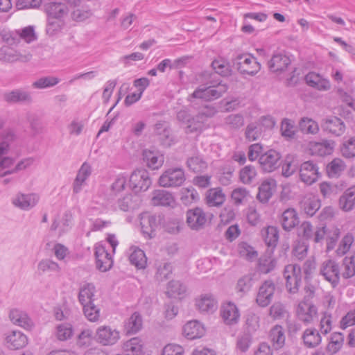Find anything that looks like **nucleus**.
<instances>
[{"label": "nucleus", "instance_id": "obj_1", "mask_svg": "<svg viewBox=\"0 0 355 355\" xmlns=\"http://www.w3.org/2000/svg\"><path fill=\"white\" fill-rule=\"evenodd\" d=\"M217 111L214 107L207 106L195 116L187 110H182L177 113V119L182 125L186 134H200L208 128L206 122L209 118L213 117Z\"/></svg>", "mask_w": 355, "mask_h": 355}, {"label": "nucleus", "instance_id": "obj_2", "mask_svg": "<svg viewBox=\"0 0 355 355\" xmlns=\"http://www.w3.org/2000/svg\"><path fill=\"white\" fill-rule=\"evenodd\" d=\"M228 89V86L222 82L210 83L200 85L189 96V101L192 98H200L206 101H212L220 98Z\"/></svg>", "mask_w": 355, "mask_h": 355}, {"label": "nucleus", "instance_id": "obj_3", "mask_svg": "<svg viewBox=\"0 0 355 355\" xmlns=\"http://www.w3.org/2000/svg\"><path fill=\"white\" fill-rule=\"evenodd\" d=\"M15 139V135L10 129H6L0 133V168H9L14 165L15 160L6 155L10 150L11 143Z\"/></svg>", "mask_w": 355, "mask_h": 355}, {"label": "nucleus", "instance_id": "obj_4", "mask_svg": "<svg viewBox=\"0 0 355 355\" xmlns=\"http://www.w3.org/2000/svg\"><path fill=\"white\" fill-rule=\"evenodd\" d=\"M184 171L182 168H170L164 171L158 180V184L162 187H178L185 181Z\"/></svg>", "mask_w": 355, "mask_h": 355}, {"label": "nucleus", "instance_id": "obj_5", "mask_svg": "<svg viewBox=\"0 0 355 355\" xmlns=\"http://www.w3.org/2000/svg\"><path fill=\"white\" fill-rule=\"evenodd\" d=\"M234 67L242 74L254 76L261 69L260 64L250 54L237 55L233 61Z\"/></svg>", "mask_w": 355, "mask_h": 355}, {"label": "nucleus", "instance_id": "obj_6", "mask_svg": "<svg viewBox=\"0 0 355 355\" xmlns=\"http://www.w3.org/2000/svg\"><path fill=\"white\" fill-rule=\"evenodd\" d=\"M302 269L297 264H288L284 270L286 288L290 293H296L302 283Z\"/></svg>", "mask_w": 355, "mask_h": 355}, {"label": "nucleus", "instance_id": "obj_7", "mask_svg": "<svg viewBox=\"0 0 355 355\" xmlns=\"http://www.w3.org/2000/svg\"><path fill=\"white\" fill-rule=\"evenodd\" d=\"M211 216V214L205 212L202 208L195 207L187 210L186 222L191 230H200L205 227Z\"/></svg>", "mask_w": 355, "mask_h": 355}, {"label": "nucleus", "instance_id": "obj_8", "mask_svg": "<svg viewBox=\"0 0 355 355\" xmlns=\"http://www.w3.org/2000/svg\"><path fill=\"white\" fill-rule=\"evenodd\" d=\"M151 184L149 173L146 169L135 170L130 176V186L136 193L148 190Z\"/></svg>", "mask_w": 355, "mask_h": 355}, {"label": "nucleus", "instance_id": "obj_9", "mask_svg": "<svg viewBox=\"0 0 355 355\" xmlns=\"http://www.w3.org/2000/svg\"><path fill=\"white\" fill-rule=\"evenodd\" d=\"M32 58L30 51L21 49H17L10 46H3L0 49V60L5 62H27Z\"/></svg>", "mask_w": 355, "mask_h": 355}, {"label": "nucleus", "instance_id": "obj_10", "mask_svg": "<svg viewBox=\"0 0 355 355\" xmlns=\"http://www.w3.org/2000/svg\"><path fill=\"white\" fill-rule=\"evenodd\" d=\"M319 273L325 280L331 283L333 287H336L340 279V269L338 264L332 259L323 261L319 270Z\"/></svg>", "mask_w": 355, "mask_h": 355}, {"label": "nucleus", "instance_id": "obj_11", "mask_svg": "<svg viewBox=\"0 0 355 355\" xmlns=\"http://www.w3.org/2000/svg\"><path fill=\"white\" fill-rule=\"evenodd\" d=\"M160 215L143 213L140 216V224L143 234L148 238H153L155 232L162 221Z\"/></svg>", "mask_w": 355, "mask_h": 355}, {"label": "nucleus", "instance_id": "obj_12", "mask_svg": "<svg viewBox=\"0 0 355 355\" xmlns=\"http://www.w3.org/2000/svg\"><path fill=\"white\" fill-rule=\"evenodd\" d=\"M119 338V331L110 326H101L96 329V339L102 345H113L118 342Z\"/></svg>", "mask_w": 355, "mask_h": 355}, {"label": "nucleus", "instance_id": "obj_13", "mask_svg": "<svg viewBox=\"0 0 355 355\" xmlns=\"http://www.w3.org/2000/svg\"><path fill=\"white\" fill-rule=\"evenodd\" d=\"M320 176L319 168L316 164L311 161L303 162L300 168V178L302 182L308 185H311Z\"/></svg>", "mask_w": 355, "mask_h": 355}, {"label": "nucleus", "instance_id": "obj_14", "mask_svg": "<svg viewBox=\"0 0 355 355\" xmlns=\"http://www.w3.org/2000/svg\"><path fill=\"white\" fill-rule=\"evenodd\" d=\"M302 236L306 239H313L315 243H320L324 239L326 227L324 225L314 228L309 221H304L300 226Z\"/></svg>", "mask_w": 355, "mask_h": 355}, {"label": "nucleus", "instance_id": "obj_15", "mask_svg": "<svg viewBox=\"0 0 355 355\" xmlns=\"http://www.w3.org/2000/svg\"><path fill=\"white\" fill-rule=\"evenodd\" d=\"M96 267L101 272L110 270L113 266L112 255L107 251L103 245H96L95 247Z\"/></svg>", "mask_w": 355, "mask_h": 355}, {"label": "nucleus", "instance_id": "obj_16", "mask_svg": "<svg viewBox=\"0 0 355 355\" xmlns=\"http://www.w3.org/2000/svg\"><path fill=\"white\" fill-rule=\"evenodd\" d=\"M275 291V284L270 280L265 281L259 288L256 302L261 307L267 306L272 301Z\"/></svg>", "mask_w": 355, "mask_h": 355}, {"label": "nucleus", "instance_id": "obj_17", "mask_svg": "<svg viewBox=\"0 0 355 355\" xmlns=\"http://www.w3.org/2000/svg\"><path fill=\"white\" fill-rule=\"evenodd\" d=\"M40 197L36 193H17L12 200L13 205L20 209L28 211L33 208L39 202Z\"/></svg>", "mask_w": 355, "mask_h": 355}, {"label": "nucleus", "instance_id": "obj_18", "mask_svg": "<svg viewBox=\"0 0 355 355\" xmlns=\"http://www.w3.org/2000/svg\"><path fill=\"white\" fill-rule=\"evenodd\" d=\"M220 314L227 325H234L239 322L240 319V312L238 307L230 302L221 306Z\"/></svg>", "mask_w": 355, "mask_h": 355}, {"label": "nucleus", "instance_id": "obj_19", "mask_svg": "<svg viewBox=\"0 0 355 355\" xmlns=\"http://www.w3.org/2000/svg\"><path fill=\"white\" fill-rule=\"evenodd\" d=\"M281 156L275 150H269L259 157V164L266 172H272L278 168Z\"/></svg>", "mask_w": 355, "mask_h": 355}, {"label": "nucleus", "instance_id": "obj_20", "mask_svg": "<svg viewBox=\"0 0 355 355\" xmlns=\"http://www.w3.org/2000/svg\"><path fill=\"white\" fill-rule=\"evenodd\" d=\"M291 64L288 56L283 53H274L268 62V67L270 72L280 73L285 71Z\"/></svg>", "mask_w": 355, "mask_h": 355}, {"label": "nucleus", "instance_id": "obj_21", "mask_svg": "<svg viewBox=\"0 0 355 355\" xmlns=\"http://www.w3.org/2000/svg\"><path fill=\"white\" fill-rule=\"evenodd\" d=\"M8 348L16 350L24 347L28 344V338L25 334L18 330L8 332L5 337Z\"/></svg>", "mask_w": 355, "mask_h": 355}, {"label": "nucleus", "instance_id": "obj_22", "mask_svg": "<svg viewBox=\"0 0 355 355\" xmlns=\"http://www.w3.org/2000/svg\"><path fill=\"white\" fill-rule=\"evenodd\" d=\"M321 125L324 131L336 137L341 136L345 131L343 121L336 116L324 119Z\"/></svg>", "mask_w": 355, "mask_h": 355}, {"label": "nucleus", "instance_id": "obj_23", "mask_svg": "<svg viewBox=\"0 0 355 355\" xmlns=\"http://www.w3.org/2000/svg\"><path fill=\"white\" fill-rule=\"evenodd\" d=\"M296 313L300 320L309 324L313 322L317 315V308L310 302H301L297 306Z\"/></svg>", "mask_w": 355, "mask_h": 355}, {"label": "nucleus", "instance_id": "obj_24", "mask_svg": "<svg viewBox=\"0 0 355 355\" xmlns=\"http://www.w3.org/2000/svg\"><path fill=\"white\" fill-rule=\"evenodd\" d=\"M196 306L202 313H213L218 309V302L211 294H202L196 299Z\"/></svg>", "mask_w": 355, "mask_h": 355}, {"label": "nucleus", "instance_id": "obj_25", "mask_svg": "<svg viewBox=\"0 0 355 355\" xmlns=\"http://www.w3.org/2000/svg\"><path fill=\"white\" fill-rule=\"evenodd\" d=\"M143 159L146 165L152 170L159 169L164 162V155L158 150H144Z\"/></svg>", "mask_w": 355, "mask_h": 355}, {"label": "nucleus", "instance_id": "obj_26", "mask_svg": "<svg viewBox=\"0 0 355 355\" xmlns=\"http://www.w3.org/2000/svg\"><path fill=\"white\" fill-rule=\"evenodd\" d=\"M205 333L204 326L198 320H191L187 322L182 329L184 337L189 340L201 338Z\"/></svg>", "mask_w": 355, "mask_h": 355}, {"label": "nucleus", "instance_id": "obj_27", "mask_svg": "<svg viewBox=\"0 0 355 355\" xmlns=\"http://www.w3.org/2000/svg\"><path fill=\"white\" fill-rule=\"evenodd\" d=\"M9 318L11 322L25 329H31L33 327V322L28 314L19 309H12L10 311Z\"/></svg>", "mask_w": 355, "mask_h": 355}, {"label": "nucleus", "instance_id": "obj_28", "mask_svg": "<svg viewBox=\"0 0 355 355\" xmlns=\"http://www.w3.org/2000/svg\"><path fill=\"white\" fill-rule=\"evenodd\" d=\"M276 181L273 179H266L259 187L257 199L262 203H266L272 197L276 189Z\"/></svg>", "mask_w": 355, "mask_h": 355}, {"label": "nucleus", "instance_id": "obj_29", "mask_svg": "<svg viewBox=\"0 0 355 355\" xmlns=\"http://www.w3.org/2000/svg\"><path fill=\"white\" fill-rule=\"evenodd\" d=\"M3 99L8 103H31L33 101L31 94L22 89H15L5 93Z\"/></svg>", "mask_w": 355, "mask_h": 355}, {"label": "nucleus", "instance_id": "obj_30", "mask_svg": "<svg viewBox=\"0 0 355 355\" xmlns=\"http://www.w3.org/2000/svg\"><path fill=\"white\" fill-rule=\"evenodd\" d=\"M306 83L311 87L321 91H327L331 88L328 79L324 78L319 73L310 72L305 76Z\"/></svg>", "mask_w": 355, "mask_h": 355}, {"label": "nucleus", "instance_id": "obj_31", "mask_svg": "<svg viewBox=\"0 0 355 355\" xmlns=\"http://www.w3.org/2000/svg\"><path fill=\"white\" fill-rule=\"evenodd\" d=\"M122 349L125 355H144V343L138 338H132L123 343Z\"/></svg>", "mask_w": 355, "mask_h": 355}, {"label": "nucleus", "instance_id": "obj_32", "mask_svg": "<svg viewBox=\"0 0 355 355\" xmlns=\"http://www.w3.org/2000/svg\"><path fill=\"white\" fill-rule=\"evenodd\" d=\"M276 266L277 261L273 257L272 252H267L259 257L257 269L261 273L268 274L272 272Z\"/></svg>", "mask_w": 355, "mask_h": 355}, {"label": "nucleus", "instance_id": "obj_33", "mask_svg": "<svg viewBox=\"0 0 355 355\" xmlns=\"http://www.w3.org/2000/svg\"><path fill=\"white\" fill-rule=\"evenodd\" d=\"M96 288L94 284L87 283L84 284L79 291L78 300L82 306L94 304L95 300Z\"/></svg>", "mask_w": 355, "mask_h": 355}, {"label": "nucleus", "instance_id": "obj_34", "mask_svg": "<svg viewBox=\"0 0 355 355\" xmlns=\"http://www.w3.org/2000/svg\"><path fill=\"white\" fill-rule=\"evenodd\" d=\"M281 223L286 231H291L299 223V218L296 211L293 208L286 209L282 215Z\"/></svg>", "mask_w": 355, "mask_h": 355}, {"label": "nucleus", "instance_id": "obj_35", "mask_svg": "<svg viewBox=\"0 0 355 355\" xmlns=\"http://www.w3.org/2000/svg\"><path fill=\"white\" fill-rule=\"evenodd\" d=\"M151 202L155 206H173L175 203V199L168 191L157 190L153 192Z\"/></svg>", "mask_w": 355, "mask_h": 355}, {"label": "nucleus", "instance_id": "obj_36", "mask_svg": "<svg viewBox=\"0 0 355 355\" xmlns=\"http://www.w3.org/2000/svg\"><path fill=\"white\" fill-rule=\"evenodd\" d=\"M355 206V186L347 189L339 199V207L345 211H349Z\"/></svg>", "mask_w": 355, "mask_h": 355}, {"label": "nucleus", "instance_id": "obj_37", "mask_svg": "<svg viewBox=\"0 0 355 355\" xmlns=\"http://www.w3.org/2000/svg\"><path fill=\"white\" fill-rule=\"evenodd\" d=\"M143 320L138 312H135L128 318L124 323V329L127 334H134L142 328Z\"/></svg>", "mask_w": 355, "mask_h": 355}, {"label": "nucleus", "instance_id": "obj_38", "mask_svg": "<svg viewBox=\"0 0 355 355\" xmlns=\"http://www.w3.org/2000/svg\"><path fill=\"white\" fill-rule=\"evenodd\" d=\"M225 200V195L220 188L210 189L207 191L206 203L209 207H218Z\"/></svg>", "mask_w": 355, "mask_h": 355}, {"label": "nucleus", "instance_id": "obj_39", "mask_svg": "<svg viewBox=\"0 0 355 355\" xmlns=\"http://www.w3.org/2000/svg\"><path fill=\"white\" fill-rule=\"evenodd\" d=\"M129 259L130 263L139 269H144L147 264V259L144 252L137 247H132Z\"/></svg>", "mask_w": 355, "mask_h": 355}, {"label": "nucleus", "instance_id": "obj_40", "mask_svg": "<svg viewBox=\"0 0 355 355\" xmlns=\"http://www.w3.org/2000/svg\"><path fill=\"white\" fill-rule=\"evenodd\" d=\"M263 135V129L259 123L253 122L248 124L245 128V139L248 142L259 140Z\"/></svg>", "mask_w": 355, "mask_h": 355}, {"label": "nucleus", "instance_id": "obj_41", "mask_svg": "<svg viewBox=\"0 0 355 355\" xmlns=\"http://www.w3.org/2000/svg\"><path fill=\"white\" fill-rule=\"evenodd\" d=\"M335 142L331 140H323L321 142H315L311 146L313 154L320 156L330 155L334 148Z\"/></svg>", "mask_w": 355, "mask_h": 355}, {"label": "nucleus", "instance_id": "obj_42", "mask_svg": "<svg viewBox=\"0 0 355 355\" xmlns=\"http://www.w3.org/2000/svg\"><path fill=\"white\" fill-rule=\"evenodd\" d=\"M257 171L252 165L243 167L239 171V180L244 184H251L256 181Z\"/></svg>", "mask_w": 355, "mask_h": 355}, {"label": "nucleus", "instance_id": "obj_43", "mask_svg": "<svg viewBox=\"0 0 355 355\" xmlns=\"http://www.w3.org/2000/svg\"><path fill=\"white\" fill-rule=\"evenodd\" d=\"M270 338L275 349L282 348L286 339L283 327L280 325L274 326L270 330Z\"/></svg>", "mask_w": 355, "mask_h": 355}, {"label": "nucleus", "instance_id": "obj_44", "mask_svg": "<svg viewBox=\"0 0 355 355\" xmlns=\"http://www.w3.org/2000/svg\"><path fill=\"white\" fill-rule=\"evenodd\" d=\"M46 12L48 17L60 19L63 17L67 12L66 6L61 3H50L46 6Z\"/></svg>", "mask_w": 355, "mask_h": 355}, {"label": "nucleus", "instance_id": "obj_45", "mask_svg": "<svg viewBox=\"0 0 355 355\" xmlns=\"http://www.w3.org/2000/svg\"><path fill=\"white\" fill-rule=\"evenodd\" d=\"M304 345L309 348H314L321 343V336L315 329H307L302 336Z\"/></svg>", "mask_w": 355, "mask_h": 355}, {"label": "nucleus", "instance_id": "obj_46", "mask_svg": "<svg viewBox=\"0 0 355 355\" xmlns=\"http://www.w3.org/2000/svg\"><path fill=\"white\" fill-rule=\"evenodd\" d=\"M301 207L304 213L313 216L320 207V201L315 196L304 198L301 203Z\"/></svg>", "mask_w": 355, "mask_h": 355}, {"label": "nucleus", "instance_id": "obj_47", "mask_svg": "<svg viewBox=\"0 0 355 355\" xmlns=\"http://www.w3.org/2000/svg\"><path fill=\"white\" fill-rule=\"evenodd\" d=\"M186 292V286L179 281H171L168 284L166 294L170 297L182 298Z\"/></svg>", "mask_w": 355, "mask_h": 355}, {"label": "nucleus", "instance_id": "obj_48", "mask_svg": "<svg viewBox=\"0 0 355 355\" xmlns=\"http://www.w3.org/2000/svg\"><path fill=\"white\" fill-rule=\"evenodd\" d=\"M344 341V336L341 333H333L329 339V342L327 347V350L331 354H336L338 352L343 346Z\"/></svg>", "mask_w": 355, "mask_h": 355}, {"label": "nucleus", "instance_id": "obj_49", "mask_svg": "<svg viewBox=\"0 0 355 355\" xmlns=\"http://www.w3.org/2000/svg\"><path fill=\"white\" fill-rule=\"evenodd\" d=\"M299 127L300 130L306 134L315 135L319 131L318 124L315 121L308 117H304L300 119Z\"/></svg>", "mask_w": 355, "mask_h": 355}, {"label": "nucleus", "instance_id": "obj_50", "mask_svg": "<svg viewBox=\"0 0 355 355\" xmlns=\"http://www.w3.org/2000/svg\"><path fill=\"white\" fill-rule=\"evenodd\" d=\"M340 230L338 227H331L326 230L327 251L332 250L336 245L340 237Z\"/></svg>", "mask_w": 355, "mask_h": 355}, {"label": "nucleus", "instance_id": "obj_51", "mask_svg": "<svg viewBox=\"0 0 355 355\" xmlns=\"http://www.w3.org/2000/svg\"><path fill=\"white\" fill-rule=\"evenodd\" d=\"M298 168L297 159L293 155L286 157L282 165V175L286 177L292 175Z\"/></svg>", "mask_w": 355, "mask_h": 355}, {"label": "nucleus", "instance_id": "obj_52", "mask_svg": "<svg viewBox=\"0 0 355 355\" xmlns=\"http://www.w3.org/2000/svg\"><path fill=\"white\" fill-rule=\"evenodd\" d=\"M198 199V193L193 187H190L187 188H182L181 189L180 200L184 205H191V203L196 202Z\"/></svg>", "mask_w": 355, "mask_h": 355}, {"label": "nucleus", "instance_id": "obj_53", "mask_svg": "<svg viewBox=\"0 0 355 355\" xmlns=\"http://www.w3.org/2000/svg\"><path fill=\"white\" fill-rule=\"evenodd\" d=\"M60 82V79L55 76L42 77L32 83V87L35 89H43L52 87Z\"/></svg>", "mask_w": 355, "mask_h": 355}, {"label": "nucleus", "instance_id": "obj_54", "mask_svg": "<svg viewBox=\"0 0 355 355\" xmlns=\"http://www.w3.org/2000/svg\"><path fill=\"white\" fill-rule=\"evenodd\" d=\"M340 151L345 157H355V137H345L340 146Z\"/></svg>", "mask_w": 355, "mask_h": 355}, {"label": "nucleus", "instance_id": "obj_55", "mask_svg": "<svg viewBox=\"0 0 355 355\" xmlns=\"http://www.w3.org/2000/svg\"><path fill=\"white\" fill-rule=\"evenodd\" d=\"M187 167L189 170L198 173L205 170L207 164L200 155H196L189 157L187 161Z\"/></svg>", "mask_w": 355, "mask_h": 355}, {"label": "nucleus", "instance_id": "obj_56", "mask_svg": "<svg viewBox=\"0 0 355 355\" xmlns=\"http://www.w3.org/2000/svg\"><path fill=\"white\" fill-rule=\"evenodd\" d=\"M55 336L61 341L67 340L73 335L72 325L69 323L58 324L55 328Z\"/></svg>", "mask_w": 355, "mask_h": 355}, {"label": "nucleus", "instance_id": "obj_57", "mask_svg": "<svg viewBox=\"0 0 355 355\" xmlns=\"http://www.w3.org/2000/svg\"><path fill=\"white\" fill-rule=\"evenodd\" d=\"M262 234L268 246H275L277 244L279 239V232L277 227L268 226L262 231Z\"/></svg>", "mask_w": 355, "mask_h": 355}, {"label": "nucleus", "instance_id": "obj_58", "mask_svg": "<svg viewBox=\"0 0 355 355\" xmlns=\"http://www.w3.org/2000/svg\"><path fill=\"white\" fill-rule=\"evenodd\" d=\"M117 206L121 211H129L135 209L137 203L132 194H127L118 200Z\"/></svg>", "mask_w": 355, "mask_h": 355}, {"label": "nucleus", "instance_id": "obj_59", "mask_svg": "<svg viewBox=\"0 0 355 355\" xmlns=\"http://www.w3.org/2000/svg\"><path fill=\"white\" fill-rule=\"evenodd\" d=\"M282 135L287 139H293L296 132L295 123L288 119H284L281 123Z\"/></svg>", "mask_w": 355, "mask_h": 355}, {"label": "nucleus", "instance_id": "obj_60", "mask_svg": "<svg viewBox=\"0 0 355 355\" xmlns=\"http://www.w3.org/2000/svg\"><path fill=\"white\" fill-rule=\"evenodd\" d=\"M238 252L241 257L248 260H252L257 256V252L254 248L245 242H241L238 245Z\"/></svg>", "mask_w": 355, "mask_h": 355}, {"label": "nucleus", "instance_id": "obj_61", "mask_svg": "<svg viewBox=\"0 0 355 355\" xmlns=\"http://www.w3.org/2000/svg\"><path fill=\"white\" fill-rule=\"evenodd\" d=\"M37 270L39 272L42 273L51 272H58L60 271V268L56 262L46 259H42L39 262L37 265Z\"/></svg>", "mask_w": 355, "mask_h": 355}, {"label": "nucleus", "instance_id": "obj_62", "mask_svg": "<svg viewBox=\"0 0 355 355\" xmlns=\"http://www.w3.org/2000/svg\"><path fill=\"white\" fill-rule=\"evenodd\" d=\"M309 245L304 241H297L293 248V256L297 260L304 259L308 253Z\"/></svg>", "mask_w": 355, "mask_h": 355}, {"label": "nucleus", "instance_id": "obj_63", "mask_svg": "<svg viewBox=\"0 0 355 355\" xmlns=\"http://www.w3.org/2000/svg\"><path fill=\"white\" fill-rule=\"evenodd\" d=\"M173 267L170 263L164 262L159 264L157 268L155 278L158 281H163L168 278L172 273Z\"/></svg>", "mask_w": 355, "mask_h": 355}, {"label": "nucleus", "instance_id": "obj_64", "mask_svg": "<svg viewBox=\"0 0 355 355\" xmlns=\"http://www.w3.org/2000/svg\"><path fill=\"white\" fill-rule=\"evenodd\" d=\"M245 328L248 334H253L259 328V317L253 313L246 316Z\"/></svg>", "mask_w": 355, "mask_h": 355}]
</instances>
